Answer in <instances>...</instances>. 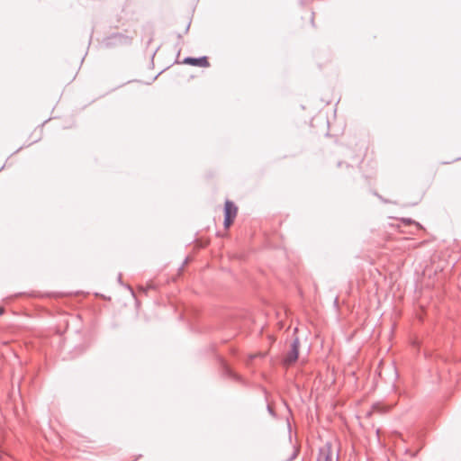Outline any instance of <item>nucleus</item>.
Listing matches in <instances>:
<instances>
[{
	"instance_id": "nucleus-1",
	"label": "nucleus",
	"mask_w": 461,
	"mask_h": 461,
	"mask_svg": "<svg viewBox=\"0 0 461 461\" xmlns=\"http://www.w3.org/2000/svg\"><path fill=\"white\" fill-rule=\"evenodd\" d=\"M317 461H339V454L334 451L330 442L325 443L319 449Z\"/></svg>"
},
{
	"instance_id": "nucleus-2",
	"label": "nucleus",
	"mask_w": 461,
	"mask_h": 461,
	"mask_svg": "<svg viewBox=\"0 0 461 461\" xmlns=\"http://www.w3.org/2000/svg\"><path fill=\"white\" fill-rule=\"evenodd\" d=\"M299 347H300L299 338L295 337L290 345V350L287 352L286 356L285 357L284 363L285 365H291L297 360L298 355H299Z\"/></svg>"
},
{
	"instance_id": "nucleus-3",
	"label": "nucleus",
	"mask_w": 461,
	"mask_h": 461,
	"mask_svg": "<svg viewBox=\"0 0 461 461\" xmlns=\"http://www.w3.org/2000/svg\"><path fill=\"white\" fill-rule=\"evenodd\" d=\"M183 63L201 68H207L210 65L205 56L199 58L186 57L184 59Z\"/></svg>"
},
{
	"instance_id": "nucleus-4",
	"label": "nucleus",
	"mask_w": 461,
	"mask_h": 461,
	"mask_svg": "<svg viewBox=\"0 0 461 461\" xmlns=\"http://www.w3.org/2000/svg\"><path fill=\"white\" fill-rule=\"evenodd\" d=\"M124 40H126V38L122 34H121V33H114V34L107 37L104 40V44L107 47H110V46H113V45H115L117 43H121Z\"/></svg>"
},
{
	"instance_id": "nucleus-5",
	"label": "nucleus",
	"mask_w": 461,
	"mask_h": 461,
	"mask_svg": "<svg viewBox=\"0 0 461 461\" xmlns=\"http://www.w3.org/2000/svg\"><path fill=\"white\" fill-rule=\"evenodd\" d=\"M238 208L231 201L227 200L224 205V215L236 217Z\"/></svg>"
},
{
	"instance_id": "nucleus-6",
	"label": "nucleus",
	"mask_w": 461,
	"mask_h": 461,
	"mask_svg": "<svg viewBox=\"0 0 461 461\" xmlns=\"http://www.w3.org/2000/svg\"><path fill=\"white\" fill-rule=\"evenodd\" d=\"M234 219H235V217H230V216H225L224 215V222H223L224 227L226 229H228L231 225V223L233 222Z\"/></svg>"
},
{
	"instance_id": "nucleus-7",
	"label": "nucleus",
	"mask_w": 461,
	"mask_h": 461,
	"mask_svg": "<svg viewBox=\"0 0 461 461\" xmlns=\"http://www.w3.org/2000/svg\"><path fill=\"white\" fill-rule=\"evenodd\" d=\"M267 411L272 416L276 415L274 410L271 408L270 405L267 406Z\"/></svg>"
},
{
	"instance_id": "nucleus-8",
	"label": "nucleus",
	"mask_w": 461,
	"mask_h": 461,
	"mask_svg": "<svg viewBox=\"0 0 461 461\" xmlns=\"http://www.w3.org/2000/svg\"><path fill=\"white\" fill-rule=\"evenodd\" d=\"M296 455H297V450H295V451L293 453L292 456L289 458V461H292L294 458H295Z\"/></svg>"
},
{
	"instance_id": "nucleus-9",
	"label": "nucleus",
	"mask_w": 461,
	"mask_h": 461,
	"mask_svg": "<svg viewBox=\"0 0 461 461\" xmlns=\"http://www.w3.org/2000/svg\"><path fill=\"white\" fill-rule=\"evenodd\" d=\"M4 312V309L3 308H0V315H2Z\"/></svg>"
},
{
	"instance_id": "nucleus-10",
	"label": "nucleus",
	"mask_w": 461,
	"mask_h": 461,
	"mask_svg": "<svg viewBox=\"0 0 461 461\" xmlns=\"http://www.w3.org/2000/svg\"><path fill=\"white\" fill-rule=\"evenodd\" d=\"M233 377H234L235 379H240V377H239L238 375H233Z\"/></svg>"
}]
</instances>
